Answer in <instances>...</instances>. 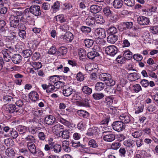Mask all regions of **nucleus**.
Instances as JSON below:
<instances>
[{"label": "nucleus", "instance_id": "obj_15", "mask_svg": "<svg viewBox=\"0 0 158 158\" xmlns=\"http://www.w3.org/2000/svg\"><path fill=\"white\" fill-rule=\"evenodd\" d=\"M23 139V141L25 142L26 144L28 145L32 144L35 142V139L34 136L31 135H29L24 137Z\"/></svg>", "mask_w": 158, "mask_h": 158}, {"label": "nucleus", "instance_id": "obj_8", "mask_svg": "<svg viewBox=\"0 0 158 158\" xmlns=\"http://www.w3.org/2000/svg\"><path fill=\"white\" fill-rule=\"evenodd\" d=\"M3 66L7 70L10 71L16 69L15 66L10 61V59L9 60H4Z\"/></svg>", "mask_w": 158, "mask_h": 158}, {"label": "nucleus", "instance_id": "obj_37", "mask_svg": "<svg viewBox=\"0 0 158 158\" xmlns=\"http://www.w3.org/2000/svg\"><path fill=\"white\" fill-rule=\"evenodd\" d=\"M123 56L127 60H130L132 57V53L129 50L123 51Z\"/></svg>", "mask_w": 158, "mask_h": 158}, {"label": "nucleus", "instance_id": "obj_11", "mask_svg": "<svg viewBox=\"0 0 158 158\" xmlns=\"http://www.w3.org/2000/svg\"><path fill=\"white\" fill-rule=\"evenodd\" d=\"M94 34L98 38L102 39L106 37L105 30L103 28H99L96 29Z\"/></svg>", "mask_w": 158, "mask_h": 158}, {"label": "nucleus", "instance_id": "obj_47", "mask_svg": "<svg viewBox=\"0 0 158 158\" xmlns=\"http://www.w3.org/2000/svg\"><path fill=\"white\" fill-rule=\"evenodd\" d=\"M15 154V152L12 148H8L6 151V155L9 157L14 156Z\"/></svg>", "mask_w": 158, "mask_h": 158}, {"label": "nucleus", "instance_id": "obj_28", "mask_svg": "<svg viewBox=\"0 0 158 158\" xmlns=\"http://www.w3.org/2000/svg\"><path fill=\"white\" fill-rule=\"evenodd\" d=\"M16 109V107L14 105H8L6 106V110L9 113H14Z\"/></svg>", "mask_w": 158, "mask_h": 158}, {"label": "nucleus", "instance_id": "obj_49", "mask_svg": "<svg viewBox=\"0 0 158 158\" xmlns=\"http://www.w3.org/2000/svg\"><path fill=\"white\" fill-rule=\"evenodd\" d=\"M103 12L104 14L106 16H111L112 15V11L109 7H106L104 8Z\"/></svg>", "mask_w": 158, "mask_h": 158}, {"label": "nucleus", "instance_id": "obj_35", "mask_svg": "<svg viewBox=\"0 0 158 158\" xmlns=\"http://www.w3.org/2000/svg\"><path fill=\"white\" fill-rule=\"evenodd\" d=\"M8 135L13 139H15L18 136V134L15 130L11 129L10 130V132L8 134Z\"/></svg>", "mask_w": 158, "mask_h": 158}, {"label": "nucleus", "instance_id": "obj_13", "mask_svg": "<svg viewBox=\"0 0 158 158\" xmlns=\"http://www.w3.org/2000/svg\"><path fill=\"white\" fill-rule=\"evenodd\" d=\"M63 94L66 97H69L73 93V89L71 86L65 85L63 88Z\"/></svg>", "mask_w": 158, "mask_h": 158}, {"label": "nucleus", "instance_id": "obj_54", "mask_svg": "<svg viewBox=\"0 0 158 158\" xmlns=\"http://www.w3.org/2000/svg\"><path fill=\"white\" fill-rule=\"evenodd\" d=\"M116 60L118 63L120 64L124 63L127 60L123 56H122L121 55L118 56L116 59Z\"/></svg>", "mask_w": 158, "mask_h": 158}, {"label": "nucleus", "instance_id": "obj_38", "mask_svg": "<svg viewBox=\"0 0 158 158\" xmlns=\"http://www.w3.org/2000/svg\"><path fill=\"white\" fill-rule=\"evenodd\" d=\"M88 146L94 148H97L98 147V144L96 141L94 139H91L89 140L88 143Z\"/></svg>", "mask_w": 158, "mask_h": 158}, {"label": "nucleus", "instance_id": "obj_43", "mask_svg": "<svg viewBox=\"0 0 158 158\" xmlns=\"http://www.w3.org/2000/svg\"><path fill=\"white\" fill-rule=\"evenodd\" d=\"M40 129V127H37L33 126H29L28 128V130L30 133L31 134H35L38 130Z\"/></svg>", "mask_w": 158, "mask_h": 158}, {"label": "nucleus", "instance_id": "obj_19", "mask_svg": "<svg viewBox=\"0 0 158 158\" xmlns=\"http://www.w3.org/2000/svg\"><path fill=\"white\" fill-rule=\"evenodd\" d=\"M69 142L67 140H64L62 142V146L63 150L66 152H69L71 149L69 147Z\"/></svg>", "mask_w": 158, "mask_h": 158}, {"label": "nucleus", "instance_id": "obj_57", "mask_svg": "<svg viewBox=\"0 0 158 158\" xmlns=\"http://www.w3.org/2000/svg\"><path fill=\"white\" fill-rule=\"evenodd\" d=\"M18 131L21 134H25L27 131V128L26 127L19 126L18 128Z\"/></svg>", "mask_w": 158, "mask_h": 158}, {"label": "nucleus", "instance_id": "obj_17", "mask_svg": "<svg viewBox=\"0 0 158 158\" xmlns=\"http://www.w3.org/2000/svg\"><path fill=\"white\" fill-rule=\"evenodd\" d=\"M98 129L97 127H93L88 129L86 134L89 136H93L98 133Z\"/></svg>", "mask_w": 158, "mask_h": 158}, {"label": "nucleus", "instance_id": "obj_9", "mask_svg": "<svg viewBox=\"0 0 158 158\" xmlns=\"http://www.w3.org/2000/svg\"><path fill=\"white\" fill-rule=\"evenodd\" d=\"M11 27L16 28L19 26V19L16 16L11 15L9 18Z\"/></svg>", "mask_w": 158, "mask_h": 158}, {"label": "nucleus", "instance_id": "obj_7", "mask_svg": "<svg viewBox=\"0 0 158 158\" xmlns=\"http://www.w3.org/2000/svg\"><path fill=\"white\" fill-rule=\"evenodd\" d=\"M100 50L99 47L98 46H95L93 48L92 51L89 52L87 54V57L91 59H93L95 57L99 56L98 53Z\"/></svg>", "mask_w": 158, "mask_h": 158}, {"label": "nucleus", "instance_id": "obj_16", "mask_svg": "<svg viewBox=\"0 0 158 158\" xmlns=\"http://www.w3.org/2000/svg\"><path fill=\"white\" fill-rule=\"evenodd\" d=\"M64 129V126L58 123L52 127V130L54 133L57 135L58 134H59V132H61L60 131L61 130Z\"/></svg>", "mask_w": 158, "mask_h": 158}, {"label": "nucleus", "instance_id": "obj_1", "mask_svg": "<svg viewBox=\"0 0 158 158\" xmlns=\"http://www.w3.org/2000/svg\"><path fill=\"white\" fill-rule=\"evenodd\" d=\"M31 13L35 16H38L41 14V12L40 6L38 5H33L29 8L26 9L24 11L23 13L27 17H30V13Z\"/></svg>", "mask_w": 158, "mask_h": 158}, {"label": "nucleus", "instance_id": "obj_18", "mask_svg": "<svg viewBox=\"0 0 158 158\" xmlns=\"http://www.w3.org/2000/svg\"><path fill=\"white\" fill-rule=\"evenodd\" d=\"M102 7L96 5H93L90 6V11L93 13L96 14L101 11Z\"/></svg>", "mask_w": 158, "mask_h": 158}, {"label": "nucleus", "instance_id": "obj_14", "mask_svg": "<svg viewBox=\"0 0 158 158\" xmlns=\"http://www.w3.org/2000/svg\"><path fill=\"white\" fill-rule=\"evenodd\" d=\"M131 117L129 114H123L119 116V119L124 123H128L131 121Z\"/></svg>", "mask_w": 158, "mask_h": 158}, {"label": "nucleus", "instance_id": "obj_36", "mask_svg": "<svg viewBox=\"0 0 158 158\" xmlns=\"http://www.w3.org/2000/svg\"><path fill=\"white\" fill-rule=\"evenodd\" d=\"M111 77V75L107 73H102L99 75L100 79L102 81H106L107 79H109V78Z\"/></svg>", "mask_w": 158, "mask_h": 158}, {"label": "nucleus", "instance_id": "obj_10", "mask_svg": "<svg viewBox=\"0 0 158 158\" xmlns=\"http://www.w3.org/2000/svg\"><path fill=\"white\" fill-rule=\"evenodd\" d=\"M137 22L140 25L145 26L149 24L150 20L148 18L145 16H139L137 18Z\"/></svg>", "mask_w": 158, "mask_h": 158}, {"label": "nucleus", "instance_id": "obj_12", "mask_svg": "<svg viewBox=\"0 0 158 158\" xmlns=\"http://www.w3.org/2000/svg\"><path fill=\"white\" fill-rule=\"evenodd\" d=\"M60 38L67 43L70 42L73 39V35L72 33L69 32H66L64 35H61Z\"/></svg>", "mask_w": 158, "mask_h": 158}, {"label": "nucleus", "instance_id": "obj_26", "mask_svg": "<svg viewBox=\"0 0 158 158\" xmlns=\"http://www.w3.org/2000/svg\"><path fill=\"white\" fill-rule=\"evenodd\" d=\"M95 21L94 17L89 16L86 19L85 23L87 25L92 27L94 25Z\"/></svg>", "mask_w": 158, "mask_h": 158}, {"label": "nucleus", "instance_id": "obj_48", "mask_svg": "<svg viewBox=\"0 0 158 158\" xmlns=\"http://www.w3.org/2000/svg\"><path fill=\"white\" fill-rule=\"evenodd\" d=\"M61 137L64 139H69V132L67 130H64L61 131Z\"/></svg>", "mask_w": 158, "mask_h": 158}, {"label": "nucleus", "instance_id": "obj_63", "mask_svg": "<svg viewBox=\"0 0 158 158\" xmlns=\"http://www.w3.org/2000/svg\"><path fill=\"white\" fill-rule=\"evenodd\" d=\"M12 14L13 15L15 16L16 15L17 16H22L23 15V12L21 11H19L17 9H14L12 10Z\"/></svg>", "mask_w": 158, "mask_h": 158}, {"label": "nucleus", "instance_id": "obj_44", "mask_svg": "<svg viewBox=\"0 0 158 158\" xmlns=\"http://www.w3.org/2000/svg\"><path fill=\"white\" fill-rule=\"evenodd\" d=\"M132 90L135 93H138L142 90V88L139 84H136L132 85Z\"/></svg>", "mask_w": 158, "mask_h": 158}, {"label": "nucleus", "instance_id": "obj_30", "mask_svg": "<svg viewBox=\"0 0 158 158\" xmlns=\"http://www.w3.org/2000/svg\"><path fill=\"white\" fill-rule=\"evenodd\" d=\"M124 145L127 147L133 148L135 145V141L131 139L125 140L123 142Z\"/></svg>", "mask_w": 158, "mask_h": 158}, {"label": "nucleus", "instance_id": "obj_52", "mask_svg": "<svg viewBox=\"0 0 158 158\" xmlns=\"http://www.w3.org/2000/svg\"><path fill=\"white\" fill-rule=\"evenodd\" d=\"M105 83L108 86H113L115 84V81L111 78V77L109 79H107L105 81Z\"/></svg>", "mask_w": 158, "mask_h": 158}, {"label": "nucleus", "instance_id": "obj_61", "mask_svg": "<svg viewBox=\"0 0 158 158\" xmlns=\"http://www.w3.org/2000/svg\"><path fill=\"white\" fill-rule=\"evenodd\" d=\"M23 56L27 58L30 57L32 54V52L30 50H26L23 51Z\"/></svg>", "mask_w": 158, "mask_h": 158}, {"label": "nucleus", "instance_id": "obj_40", "mask_svg": "<svg viewBox=\"0 0 158 158\" xmlns=\"http://www.w3.org/2000/svg\"><path fill=\"white\" fill-rule=\"evenodd\" d=\"M78 55L80 57V59L81 60H83L86 57V51L83 49L81 48L79 49Z\"/></svg>", "mask_w": 158, "mask_h": 158}, {"label": "nucleus", "instance_id": "obj_27", "mask_svg": "<svg viewBox=\"0 0 158 158\" xmlns=\"http://www.w3.org/2000/svg\"><path fill=\"white\" fill-rule=\"evenodd\" d=\"M128 79L131 81H135L139 78V76L136 73H134L128 74Z\"/></svg>", "mask_w": 158, "mask_h": 158}, {"label": "nucleus", "instance_id": "obj_29", "mask_svg": "<svg viewBox=\"0 0 158 158\" xmlns=\"http://www.w3.org/2000/svg\"><path fill=\"white\" fill-rule=\"evenodd\" d=\"M123 5V2L121 0H114L113 2V6L116 9H120Z\"/></svg>", "mask_w": 158, "mask_h": 158}, {"label": "nucleus", "instance_id": "obj_56", "mask_svg": "<svg viewBox=\"0 0 158 158\" xmlns=\"http://www.w3.org/2000/svg\"><path fill=\"white\" fill-rule=\"evenodd\" d=\"M56 90V89L54 85L52 84H49L48 85V87L47 90H46V92L47 93H52L55 91Z\"/></svg>", "mask_w": 158, "mask_h": 158}, {"label": "nucleus", "instance_id": "obj_60", "mask_svg": "<svg viewBox=\"0 0 158 158\" xmlns=\"http://www.w3.org/2000/svg\"><path fill=\"white\" fill-rule=\"evenodd\" d=\"M5 143L7 146H12L14 144V141L11 139H7L4 140Z\"/></svg>", "mask_w": 158, "mask_h": 158}, {"label": "nucleus", "instance_id": "obj_58", "mask_svg": "<svg viewBox=\"0 0 158 158\" xmlns=\"http://www.w3.org/2000/svg\"><path fill=\"white\" fill-rule=\"evenodd\" d=\"M76 79L78 81H83L84 79V75L81 72H79L77 74Z\"/></svg>", "mask_w": 158, "mask_h": 158}, {"label": "nucleus", "instance_id": "obj_50", "mask_svg": "<svg viewBox=\"0 0 158 158\" xmlns=\"http://www.w3.org/2000/svg\"><path fill=\"white\" fill-rule=\"evenodd\" d=\"M117 29L114 27H110L107 31V33L110 35H114L117 33Z\"/></svg>", "mask_w": 158, "mask_h": 158}, {"label": "nucleus", "instance_id": "obj_4", "mask_svg": "<svg viewBox=\"0 0 158 158\" xmlns=\"http://www.w3.org/2000/svg\"><path fill=\"white\" fill-rule=\"evenodd\" d=\"M112 126L114 130L118 132L122 131L125 127V124L121 121H116L113 122Z\"/></svg>", "mask_w": 158, "mask_h": 158}, {"label": "nucleus", "instance_id": "obj_6", "mask_svg": "<svg viewBox=\"0 0 158 158\" xmlns=\"http://www.w3.org/2000/svg\"><path fill=\"white\" fill-rule=\"evenodd\" d=\"M105 52L107 55L114 56L117 53L118 49L114 45H110L106 48Z\"/></svg>", "mask_w": 158, "mask_h": 158}, {"label": "nucleus", "instance_id": "obj_41", "mask_svg": "<svg viewBox=\"0 0 158 158\" xmlns=\"http://www.w3.org/2000/svg\"><path fill=\"white\" fill-rule=\"evenodd\" d=\"M83 92L88 95H90L92 92V89L87 86H85L82 88Z\"/></svg>", "mask_w": 158, "mask_h": 158}, {"label": "nucleus", "instance_id": "obj_31", "mask_svg": "<svg viewBox=\"0 0 158 158\" xmlns=\"http://www.w3.org/2000/svg\"><path fill=\"white\" fill-rule=\"evenodd\" d=\"M150 151L148 150L147 151L141 150L139 152V155L141 158H145L151 156V154L149 153Z\"/></svg>", "mask_w": 158, "mask_h": 158}, {"label": "nucleus", "instance_id": "obj_59", "mask_svg": "<svg viewBox=\"0 0 158 158\" xmlns=\"http://www.w3.org/2000/svg\"><path fill=\"white\" fill-rule=\"evenodd\" d=\"M143 108L144 106L143 105L136 106L135 108V113L136 114H138L143 112Z\"/></svg>", "mask_w": 158, "mask_h": 158}, {"label": "nucleus", "instance_id": "obj_39", "mask_svg": "<svg viewBox=\"0 0 158 158\" xmlns=\"http://www.w3.org/2000/svg\"><path fill=\"white\" fill-rule=\"evenodd\" d=\"M105 87L104 84L100 82L97 83L95 86V89L97 91H100L102 90Z\"/></svg>", "mask_w": 158, "mask_h": 158}, {"label": "nucleus", "instance_id": "obj_42", "mask_svg": "<svg viewBox=\"0 0 158 158\" xmlns=\"http://www.w3.org/2000/svg\"><path fill=\"white\" fill-rule=\"evenodd\" d=\"M56 21L62 23L66 22L65 19H64V15L62 14L57 15L55 17Z\"/></svg>", "mask_w": 158, "mask_h": 158}, {"label": "nucleus", "instance_id": "obj_5", "mask_svg": "<svg viewBox=\"0 0 158 158\" xmlns=\"http://www.w3.org/2000/svg\"><path fill=\"white\" fill-rule=\"evenodd\" d=\"M7 49H5L2 50V53L3 55L4 60H10V54L14 51V48L11 46H6Z\"/></svg>", "mask_w": 158, "mask_h": 158}, {"label": "nucleus", "instance_id": "obj_62", "mask_svg": "<svg viewBox=\"0 0 158 158\" xmlns=\"http://www.w3.org/2000/svg\"><path fill=\"white\" fill-rule=\"evenodd\" d=\"M3 99L5 102L8 103L11 101V99H12L13 101H15V98H12L10 96L6 95L3 97Z\"/></svg>", "mask_w": 158, "mask_h": 158}, {"label": "nucleus", "instance_id": "obj_3", "mask_svg": "<svg viewBox=\"0 0 158 158\" xmlns=\"http://www.w3.org/2000/svg\"><path fill=\"white\" fill-rule=\"evenodd\" d=\"M55 117L57 118L58 121L62 124L66 126L69 129L72 130L73 127H74L75 125L73 124H71L68 121L65 119L61 117L60 115L57 113L55 115Z\"/></svg>", "mask_w": 158, "mask_h": 158}, {"label": "nucleus", "instance_id": "obj_45", "mask_svg": "<svg viewBox=\"0 0 158 158\" xmlns=\"http://www.w3.org/2000/svg\"><path fill=\"white\" fill-rule=\"evenodd\" d=\"M104 97V95L102 93H95L93 94V98L95 100H99L102 98Z\"/></svg>", "mask_w": 158, "mask_h": 158}, {"label": "nucleus", "instance_id": "obj_32", "mask_svg": "<svg viewBox=\"0 0 158 158\" xmlns=\"http://www.w3.org/2000/svg\"><path fill=\"white\" fill-rule=\"evenodd\" d=\"M30 64L35 70H37L41 68L42 65L41 62H31Z\"/></svg>", "mask_w": 158, "mask_h": 158}, {"label": "nucleus", "instance_id": "obj_33", "mask_svg": "<svg viewBox=\"0 0 158 158\" xmlns=\"http://www.w3.org/2000/svg\"><path fill=\"white\" fill-rule=\"evenodd\" d=\"M84 42L85 46L89 48H91L93 46L94 43V41L92 39H86L84 40Z\"/></svg>", "mask_w": 158, "mask_h": 158}, {"label": "nucleus", "instance_id": "obj_24", "mask_svg": "<svg viewBox=\"0 0 158 158\" xmlns=\"http://www.w3.org/2000/svg\"><path fill=\"white\" fill-rule=\"evenodd\" d=\"M115 137L114 134H110L105 135L103 137V139L106 141L111 142L115 139Z\"/></svg>", "mask_w": 158, "mask_h": 158}, {"label": "nucleus", "instance_id": "obj_34", "mask_svg": "<svg viewBox=\"0 0 158 158\" xmlns=\"http://www.w3.org/2000/svg\"><path fill=\"white\" fill-rule=\"evenodd\" d=\"M113 99L111 96H109L105 98L103 101V103L105 105L110 106L113 103Z\"/></svg>", "mask_w": 158, "mask_h": 158}, {"label": "nucleus", "instance_id": "obj_64", "mask_svg": "<svg viewBox=\"0 0 158 158\" xmlns=\"http://www.w3.org/2000/svg\"><path fill=\"white\" fill-rule=\"evenodd\" d=\"M150 31L154 34L158 33V26L151 27L150 28Z\"/></svg>", "mask_w": 158, "mask_h": 158}, {"label": "nucleus", "instance_id": "obj_2", "mask_svg": "<svg viewBox=\"0 0 158 158\" xmlns=\"http://www.w3.org/2000/svg\"><path fill=\"white\" fill-rule=\"evenodd\" d=\"M27 147L30 152L34 156H43V154L41 151L36 149L34 143L27 145Z\"/></svg>", "mask_w": 158, "mask_h": 158}, {"label": "nucleus", "instance_id": "obj_53", "mask_svg": "<svg viewBox=\"0 0 158 158\" xmlns=\"http://www.w3.org/2000/svg\"><path fill=\"white\" fill-rule=\"evenodd\" d=\"M124 2L127 6L132 7L135 5V1L134 0H124Z\"/></svg>", "mask_w": 158, "mask_h": 158}, {"label": "nucleus", "instance_id": "obj_51", "mask_svg": "<svg viewBox=\"0 0 158 158\" xmlns=\"http://www.w3.org/2000/svg\"><path fill=\"white\" fill-rule=\"evenodd\" d=\"M58 52L60 55H64L67 53V49L66 48L62 46L59 49Z\"/></svg>", "mask_w": 158, "mask_h": 158}, {"label": "nucleus", "instance_id": "obj_23", "mask_svg": "<svg viewBox=\"0 0 158 158\" xmlns=\"http://www.w3.org/2000/svg\"><path fill=\"white\" fill-rule=\"evenodd\" d=\"M29 98L32 101L35 102L39 99V95L36 92L32 91L29 94Z\"/></svg>", "mask_w": 158, "mask_h": 158}, {"label": "nucleus", "instance_id": "obj_55", "mask_svg": "<svg viewBox=\"0 0 158 158\" xmlns=\"http://www.w3.org/2000/svg\"><path fill=\"white\" fill-rule=\"evenodd\" d=\"M61 147L60 144H55L52 147L53 150L56 153H59L61 151Z\"/></svg>", "mask_w": 158, "mask_h": 158}, {"label": "nucleus", "instance_id": "obj_20", "mask_svg": "<svg viewBox=\"0 0 158 158\" xmlns=\"http://www.w3.org/2000/svg\"><path fill=\"white\" fill-rule=\"evenodd\" d=\"M12 61L16 64H19L22 60V56L19 54L14 55L11 58Z\"/></svg>", "mask_w": 158, "mask_h": 158}, {"label": "nucleus", "instance_id": "obj_22", "mask_svg": "<svg viewBox=\"0 0 158 158\" xmlns=\"http://www.w3.org/2000/svg\"><path fill=\"white\" fill-rule=\"evenodd\" d=\"M55 117L51 115H49L45 118V122L47 124L52 125L55 122Z\"/></svg>", "mask_w": 158, "mask_h": 158}, {"label": "nucleus", "instance_id": "obj_25", "mask_svg": "<svg viewBox=\"0 0 158 158\" xmlns=\"http://www.w3.org/2000/svg\"><path fill=\"white\" fill-rule=\"evenodd\" d=\"M118 36L116 35H110L107 38V42L111 44L114 43L118 40Z\"/></svg>", "mask_w": 158, "mask_h": 158}, {"label": "nucleus", "instance_id": "obj_21", "mask_svg": "<svg viewBox=\"0 0 158 158\" xmlns=\"http://www.w3.org/2000/svg\"><path fill=\"white\" fill-rule=\"evenodd\" d=\"M77 114L80 117L83 118H87L89 115V114L88 112L83 110H78Z\"/></svg>", "mask_w": 158, "mask_h": 158}, {"label": "nucleus", "instance_id": "obj_46", "mask_svg": "<svg viewBox=\"0 0 158 158\" xmlns=\"http://www.w3.org/2000/svg\"><path fill=\"white\" fill-rule=\"evenodd\" d=\"M95 20L97 23L102 24L105 22L103 16L100 15H97L95 16Z\"/></svg>", "mask_w": 158, "mask_h": 158}]
</instances>
